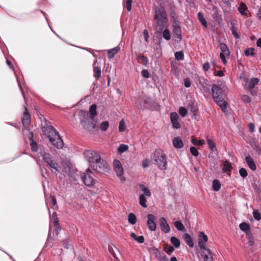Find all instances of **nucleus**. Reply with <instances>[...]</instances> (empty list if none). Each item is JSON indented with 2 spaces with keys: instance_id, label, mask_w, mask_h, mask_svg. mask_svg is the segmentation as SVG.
I'll return each mask as SVG.
<instances>
[{
  "instance_id": "nucleus-1",
  "label": "nucleus",
  "mask_w": 261,
  "mask_h": 261,
  "mask_svg": "<svg viewBox=\"0 0 261 261\" xmlns=\"http://www.w3.org/2000/svg\"><path fill=\"white\" fill-rule=\"evenodd\" d=\"M41 127L42 132L47 136L54 146L58 148H62L63 147V141L59 133L45 118L44 121L41 123Z\"/></svg>"
},
{
  "instance_id": "nucleus-2",
  "label": "nucleus",
  "mask_w": 261,
  "mask_h": 261,
  "mask_svg": "<svg viewBox=\"0 0 261 261\" xmlns=\"http://www.w3.org/2000/svg\"><path fill=\"white\" fill-rule=\"evenodd\" d=\"M154 19L156 21L159 30L158 32L161 33L164 27H166L167 23V13L165 8L162 5L154 7Z\"/></svg>"
},
{
  "instance_id": "nucleus-3",
  "label": "nucleus",
  "mask_w": 261,
  "mask_h": 261,
  "mask_svg": "<svg viewBox=\"0 0 261 261\" xmlns=\"http://www.w3.org/2000/svg\"><path fill=\"white\" fill-rule=\"evenodd\" d=\"M78 116L84 128L90 132H93L96 126V122L92 117L89 116L88 112L80 110L78 112Z\"/></svg>"
},
{
  "instance_id": "nucleus-4",
  "label": "nucleus",
  "mask_w": 261,
  "mask_h": 261,
  "mask_svg": "<svg viewBox=\"0 0 261 261\" xmlns=\"http://www.w3.org/2000/svg\"><path fill=\"white\" fill-rule=\"evenodd\" d=\"M41 153L43 159L46 164V166L50 169L53 173L57 175L58 172L60 171V170L58 164L54 160L53 156L49 153L44 151Z\"/></svg>"
},
{
  "instance_id": "nucleus-5",
  "label": "nucleus",
  "mask_w": 261,
  "mask_h": 261,
  "mask_svg": "<svg viewBox=\"0 0 261 261\" xmlns=\"http://www.w3.org/2000/svg\"><path fill=\"white\" fill-rule=\"evenodd\" d=\"M153 159L160 169L164 170L167 169V157L163 150H155L154 152Z\"/></svg>"
},
{
  "instance_id": "nucleus-6",
  "label": "nucleus",
  "mask_w": 261,
  "mask_h": 261,
  "mask_svg": "<svg viewBox=\"0 0 261 261\" xmlns=\"http://www.w3.org/2000/svg\"><path fill=\"white\" fill-rule=\"evenodd\" d=\"M108 163L102 158H100L95 163L91 164V168L94 171L98 173H103L107 171Z\"/></svg>"
},
{
  "instance_id": "nucleus-7",
  "label": "nucleus",
  "mask_w": 261,
  "mask_h": 261,
  "mask_svg": "<svg viewBox=\"0 0 261 261\" xmlns=\"http://www.w3.org/2000/svg\"><path fill=\"white\" fill-rule=\"evenodd\" d=\"M84 155L88 162L90 164V167L93 163H95L101 158L99 154L96 151L87 150L84 152Z\"/></svg>"
},
{
  "instance_id": "nucleus-8",
  "label": "nucleus",
  "mask_w": 261,
  "mask_h": 261,
  "mask_svg": "<svg viewBox=\"0 0 261 261\" xmlns=\"http://www.w3.org/2000/svg\"><path fill=\"white\" fill-rule=\"evenodd\" d=\"M208 240V238L206 234L203 232H200L198 235V245L200 249L202 250H204L208 253L211 254V250L206 248L205 243Z\"/></svg>"
},
{
  "instance_id": "nucleus-9",
  "label": "nucleus",
  "mask_w": 261,
  "mask_h": 261,
  "mask_svg": "<svg viewBox=\"0 0 261 261\" xmlns=\"http://www.w3.org/2000/svg\"><path fill=\"white\" fill-rule=\"evenodd\" d=\"M151 99L149 97H138L135 102L136 107L139 109H145L150 103Z\"/></svg>"
},
{
  "instance_id": "nucleus-10",
  "label": "nucleus",
  "mask_w": 261,
  "mask_h": 261,
  "mask_svg": "<svg viewBox=\"0 0 261 261\" xmlns=\"http://www.w3.org/2000/svg\"><path fill=\"white\" fill-rule=\"evenodd\" d=\"M173 33L175 38L178 39L180 41L182 39L181 28L176 18L173 19L172 23Z\"/></svg>"
},
{
  "instance_id": "nucleus-11",
  "label": "nucleus",
  "mask_w": 261,
  "mask_h": 261,
  "mask_svg": "<svg viewBox=\"0 0 261 261\" xmlns=\"http://www.w3.org/2000/svg\"><path fill=\"white\" fill-rule=\"evenodd\" d=\"M55 231L53 232V236L51 237L49 233L48 236L47 240L46 242V245L50 247H52L55 241H58L57 236L61 230V227L60 226H56Z\"/></svg>"
},
{
  "instance_id": "nucleus-12",
  "label": "nucleus",
  "mask_w": 261,
  "mask_h": 261,
  "mask_svg": "<svg viewBox=\"0 0 261 261\" xmlns=\"http://www.w3.org/2000/svg\"><path fill=\"white\" fill-rule=\"evenodd\" d=\"M86 173H84L82 176L83 182L87 186H91L94 185V180L93 178L89 175V173H92L90 169L88 168L86 170Z\"/></svg>"
},
{
  "instance_id": "nucleus-13",
  "label": "nucleus",
  "mask_w": 261,
  "mask_h": 261,
  "mask_svg": "<svg viewBox=\"0 0 261 261\" xmlns=\"http://www.w3.org/2000/svg\"><path fill=\"white\" fill-rule=\"evenodd\" d=\"M252 7L253 9H257L256 17L261 21V0H251Z\"/></svg>"
},
{
  "instance_id": "nucleus-14",
  "label": "nucleus",
  "mask_w": 261,
  "mask_h": 261,
  "mask_svg": "<svg viewBox=\"0 0 261 261\" xmlns=\"http://www.w3.org/2000/svg\"><path fill=\"white\" fill-rule=\"evenodd\" d=\"M212 91L213 99H218L219 97H222V90L218 85L214 84L212 86Z\"/></svg>"
},
{
  "instance_id": "nucleus-15",
  "label": "nucleus",
  "mask_w": 261,
  "mask_h": 261,
  "mask_svg": "<svg viewBox=\"0 0 261 261\" xmlns=\"http://www.w3.org/2000/svg\"><path fill=\"white\" fill-rule=\"evenodd\" d=\"M22 122L24 127L29 126L31 123V116L26 106L24 107V111L22 118Z\"/></svg>"
},
{
  "instance_id": "nucleus-16",
  "label": "nucleus",
  "mask_w": 261,
  "mask_h": 261,
  "mask_svg": "<svg viewBox=\"0 0 261 261\" xmlns=\"http://www.w3.org/2000/svg\"><path fill=\"white\" fill-rule=\"evenodd\" d=\"M147 223L148 228L151 231H154L156 228V225L154 222L155 219V216L152 214H148L147 215Z\"/></svg>"
},
{
  "instance_id": "nucleus-17",
  "label": "nucleus",
  "mask_w": 261,
  "mask_h": 261,
  "mask_svg": "<svg viewBox=\"0 0 261 261\" xmlns=\"http://www.w3.org/2000/svg\"><path fill=\"white\" fill-rule=\"evenodd\" d=\"M114 169L118 176H121L123 174V169L119 160H115L113 162Z\"/></svg>"
},
{
  "instance_id": "nucleus-18",
  "label": "nucleus",
  "mask_w": 261,
  "mask_h": 261,
  "mask_svg": "<svg viewBox=\"0 0 261 261\" xmlns=\"http://www.w3.org/2000/svg\"><path fill=\"white\" fill-rule=\"evenodd\" d=\"M160 226L161 230L165 233H168L170 231V228L169 225L164 217H161L160 219Z\"/></svg>"
},
{
  "instance_id": "nucleus-19",
  "label": "nucleus",
  "mask_w": 261,
  "mask_h": 261,
  "mask_svg": "<svg viewBox=\"0 0 261 261\" xmlns=\"http://www.w3.org/2000/svg\"><path fill=\"white\" fill-rule=\"evenodd\" d=\"M74 169L73 168H71L70 165L66 164L64 165L63 169L62 172L64 175H68L69 176H72L74 173Z\"/></svg>"
},
{
  "instance_id": "nucleus-20",
  "label": "nucleus",
  "mask_w": 261,
  "mask_h": 261,
  "mask_svg": "<svg viewBox=\"0 0 261 261\" xmlns=\"http://www.w3.org/2000/svg\"><path fill=\"white\" fill-rule=\"evenodd\" d=\"M93 72L94 73V76L97 79H99L101 77V69L98 67L97 60H95L93 63Z\"/></svg>"
},
{
  "instance_id": "nucleus-21",
  "label": "nucleus",
  "mask_w": 261,
  "mask_h": 261,
  "mask_svg": "<svg viewBox=\"0 0 261 261\" xmlns=\"http://www.w3.org/2000/svg\"><path fill=\"white\" fill-rule=\"evenodd\" d=\"M214 101L216 102V103L221 108L222 111L224 112H225L226 110V102L224 100V99L221 97H219L218 99H214Z\"/></svg>"
},
{
  "instance_id": "nucleus-22",
  "label": "nucleus",
  "mask_w": 261,
  "mask_h": 261,
  "mask_svg": "<svg viewBox=\"0 0 261 261\" xmlns=\"http://www.w3.org/2000/svg\"><path fill=\"white\" fill-rule=\"evenodd\" d=\"M245 161L248 167L252 170L254 171L256 170V165L254 162L253 159L250 155L245 157Z\"/></svg>"
},
{
  "instance_id": "nucleus-23",
  "label": "nucleus",
  "mask_w": 261,
  "mask_h": 261,
  "mask_svg": "<svg viewBox=\"0 0 261 261\" xmlns=\"http://www.w3.org/2000/svg\"><path fill=\"white\" fill-rule=\"evenodd\" d=\"M173 145L175 148L179 149L183 147L184 144L179 137H175L173 140Z\"/></svg>"
},
{
  "instance_id": "nucleus-24",
  "label": "nucleus",
  "mask_w": 261,
  "mask_h": 261,
  "mask_svg": "<svg viewBox=\"0 0 261 261\" xmlns=\"http://www.w3.org/2000/svg\"><path fill=\"white\" fill-rule=\"evenodd\" d=\"M184 239L186 244L191 248H193L194 244L192 240L191 236L187 233H186L183 236Z\"/></svg>"
},
{
  "instance_id": "nucleus-25",
  "label": "nucleus",
  "mask_w": 261,
  "mask_h": 261,
  "mask_svg": "<svg viewBox=\"0 0 261 261\" xmlns=\"http://www.w3.org/2000/svg\"><path fill=\"white\" fill-rule=\"evenodd\" d=\"M238 10L242 15H246L247 13L246 12L247 11L248 8L245 3L241 2L238 7Z\"/></svg>"
},
{
  "instance_id": "nucleus-26",
  "label": "nucleus",
  "mask_w": 261,
  "mask_h": 261,
  "mask_svg": "<svg viewBox=\"0 0 261 261\" xmlns=\"http://www.w3.org/2000/svg\"><path fill=\"white\" fill-rule=\"evenodd\" d=\"M33 134L32 132L30 133V139L31 141V149L33 151H36L38 150V146L37 143L33 140Z\"/></svg>"
},
{
  "instance_id": "nucleus-27",
  "label": "nucleus",
  "mask_w": 261,
  "mask_h": 261,
  "mask_svg": "<svg viewBox=\"0 0 261 261\" xmlns=\"http://www.w3.org/2000/svg\"><path fill=\"white\" fill-rule=\"evenodd\" d=\"M231 164L228 161H224L223 163V167L222 168V171L224 173L228 171H230L232 169Z\"/></svg>"
},
{
  "instance_id": "nucleus-28",
  "label": "nucleus",
  "mask_w": 261,
  "mask_h": 261,
  "mask_svg": "<svg viewBox=\"0 0 261 261\" xmlns=\"http://www.w3.org/2000/svg\"><path fill=\"white\" fill-rule=\"evenodd\" d=\"M120 48L119 47H114L108 50V56L109 58H113L115 55L118 52Z\"/></svg>"
},
{
  "instance_id": "nucleus-29",
  "label": "nucleus",
  "mask_w": 261,
  "mask_h": 261,
  "mask_svg": "<svg viewBox=\"0 0 261 261\" xmlns=\"http://www.w3.org/2000/svg\"><path fill=\"white\" fill-rule=\"evenodd\" d=\"M197 17L200 22L203 25L205 28H207V24L203 15L201 12H199L197 14Z\"/></svg>"
},
{
  "instance_id": "nucleus-30",
  "label": "nucleus",
  "mask_w": 261,
  "mask_h": 261,
  "mask_svg": "<svg viewBox=\"0 0 261 261\" xmlns=\"http://www.w3.org/2000/svg\"><path fill=\"white\" fill-rule=\"evenodd\" d=\"M130 236L139 243H143L144 242V238L142 236L138 237L134 232H132Z\"/></svg>"
},
{
  "instance_id": "nucleus-31",
  "label": "nucleus",
  "mask_w": 261,
  "mask_h": 261,
  "mask_svg": "<svg viewBox=\"0 0 261 261\" xmlns=\"http://www.w3.org/2000/svg\"><path fill=\"white\" fill-rule=\"evenodd\" d=\"M220 48L221 50V53L225 54L226 56L229 55V51L226 45L224 43H220Z\"/></svg>"
},
{
  "instance_id": "nucleus-32",
  "label": "nucleus",
  "mask_w": 261,
  "mask_h": 261,
  "mask_svg": "<svg viewBox=\"0 0 261 261\" xmlns=\"http://www.w3.org/2000/svg\"><path fill=\"white\" fill-rule=\"evenodd\" d=\"M165 29L163 32V38L169 41L171 39V34L170 31L167 28V25H166V27H165Z\"/></svg>"
},
{
  "instance_id": "nucleus-33",
  "label": "nucleus",
  "mask_w": 261,
  "mask_h": 261,
  "mask_svg": "<svg viewBox=\"0 0 261 261\" xmlns=\"http://www.w3.org/2000/svg\"><path fill=\"white\" fill-rule=\"evenodd\" d=\"M139 187L141 189V190L143 192V195L144 196H146L147 197H150L151 196L150 191L144 185L140 184Z\"/></svg>"
},
{
  "instance_id": "nucleus-34",
  "label": "nucleus",
  "mask_w": 261,
  "mask_h": 261,
  "mask_svg": "<svg viewBox=\"0 0 261 261\" xmlns=\"http://www.w3.org/2000/svg\"><path fill=\"white\" fill-rule=\"evenodd\" d=\"M206 141L208 145L209 148L212 152L217 150L215 143L213 140H212L210 139H207Z\"/></svg>"
},
{
  "instance_id": "nucleus-35",
  "label": "nucleus",
  "mask_w": 261,
  "mask_h": 261,
  "mask_svg": "<svg viewBox=\"0 0 261 261\" xmlns=\"http://www.w3.org/2000/svg\"><path fill=\"white\" fill-rule=\"evenodd\" d=\"M213 189L215 191H218L221 188V184L218 179H214L213 181Z\"/></svg>"
},
{
  "instance_id": "nucleus-36",
  "label": "nucleus",
  "mask_w": 261,
  "mask_h": 261,
  "mask_svg": "<svg viewBox=\"0 0 261 261\" xmlns=\"http://www.w3.org/2000/svg\"><path fill=\"white\" fill-rule=\"evenodd\" d=\"M128 221L131 224H135L137 222V218L135 215L133 213L129 214L128 216Z\"/></svg>"
},
{
  "instance_id": "nucleus-37",
  "label": "nucleus",
  "mask_w": 261,
  "mask_h": 261,
  "mask_svg": "<svg viewBox=\"0 0 261 261\" xmlns=\"http://www.w3.org/2000/svg\"><path fill=\"white\" fill-rule=\"evenodd\" d=\"M259 80L257 78L251 79L248 84V87L249 89H252L254 86L258 84Z\"/></svg>"
},
{
  "instance_id": "nucleus-38",
  "label": "nucleus",
  "mask_w": 261,
  "mask_h": 261,
  "mask_svg": "<svg viewBox=\"0 0 261 261\" xmlns=\"http://www.w3.org/2000/svg\"><path fill=\"white\" fill-rule=\"evenodd\" d=\"M89 112L91 115V117H93L97 115L96 106L95 104L91 105L89 109Z\"/></svg>"
},
{
  "instance_id": "nucleus-39",
  "label": "nucleus",
  "mask_w": 261,
  "mask_h": 261,
  "mask_svg": "<svg viewBox=\"0 0 261 261\" xmlns=\"http://www.w3.org/2000/svg\"><path fill=\"white\" fill-rule=\"evenodd\" d=\"M171 243L176 248H178L180 246V241L179 240L175 237H172L170 239Z\"/></svg>"
},
{
  "instance_id": "nucleus-40",
  "label": "nucleus",
  "mask_w": 261,
  "mask_h": 261,
  "mask_svg": "<svg viewBox=\"0 0 261 261\" xmlns=\"http://www.w3.org/2000/svg\"><path fill=\"white\" fill-rule=\"evenodd\" d=\"M146 199L144 195L141 194L139 197V203L143 207H146L147 206L146 203Z\"/></svg>"
},
{
  "instance_id": "nucleus-41",
  "label": "nucleus",
  "mask_w": 261,
  "mask_h": 261,
  "mask_svg": "<svg viewBox=\"0 0 261 261\" xmlns=\"http://www.w3.org/2000/svg\"><path fill=\"white\" fill-rule=\"evenodd\" d=\"M202 253L204 254V261H213V255L214 254L211 252V253H204V250L202 251Z\"/></svg>"
},
{
  "instance_id": "nucleus-42",
  "label": "nucleus",
  "mask_w": 261,
  "mask_h": 261,
  "mask_svg": "<svg viewBox=\"0 0 261 261\" xmlns=\"http://www.w3.org/2000/svg\"><path fill=\"white\" fill-rule=\"evenodd\" d=\"M174 225L175 227L178 229V230L183 231L185 230V226L182 224V223L181 222V221H175L174 222Z\"/></svg>"
},
{
  "instance_id": "nucleus-43",
  "label": "nucleus",
  "mask_w": 261,
  "mask_h": 261,
  "mask_svg": "<svg viewBox=\"0 0 261 261\" xmlns=\"http://www.w3.org/2000/svg\"><path fill=\"white\" fill-rule=\"evenodd\" d=\"M239 227L241 230L245 232H247L250 229L249 225L246 223H241Z\"/></svg>"
},
{
  "instance_id": "nucleus-44",
  "label": "nucleus",
  "mask_w": 261,
  "mask_h": 261,
  "mask_svg": "<svg viewBox=\"0 0 261 261\" xmlns=\"http://www.w3.org/2000/svg\"><path fill=\"white\" fill-rule=\"evenodd\" d=\"M132 0H124V6L125 7L128 11H130L132 10Z\"/></svg>"
},
{
  "instance_id": "nucleus-45",
  "label": "nucleus",
  "mask_w": 261,
  "mask_h": 261,
  "mask_svg": "<svg viewBox=\"0 0 261 261\" xmlns=\"http://www.w3.org/2000/svg\"><path fill=\"white\" fill-rule=\"evenodd\" d=\"M213 10L214 12L212 15V17L216 21H218L219 19V16L218 14V8L216 7H214Z\"/></svg>"
},
{
  "instance_id": "nucleus-46",
  "label": "nucleus",
  "mask_w": 261,
  "mask_h": 261,
  "mask_svg": "<svg viewBox=\"0 0 261 261\" xmlns=\"http://www.w3.org/2000/svg\"><path fill=\"white\" fill-rule=\"evenodd\" d=\"M231 31L235 38L238 39L240 38V36L237 33V29L232 23H231Z\"/></svg>"
},
{
  "instance_id": "nucleus-47",
  "label": "nucleus",
  "mask_w": 261,
  "mask_h": 261,
  "mask_svg": "<svg viewBox=\"0 0 261 261\" xmlns=\"http://www.w3.org/2000/svg\"><path fill=\"white\" fill-rule=\"evenodd\" d=\"M184 57V55L182 51H177L175 53V58L177 60H182Z\"/></svg>"
},
{
  "instance_id": "nucleus-48",
  "label": "nucleus",
  "mask_w": 261,
  "mask_h": 261,
  "mask_svg": "<svg viewBox=\"0 0 261 261\" xmlns=\"http://www.w3.org/2000/svg\"><path fill=\"white\" fill-rule=\"evenodd\" d=\"M109 125L108 121L102 122L100 125V128L102 131H106L108 129Z\"/></svg>"
},
{
  "instance_id": "nucleus-49",
  "label": "nucleus",
  "mask_w": 261,
  "mask_h": 261,
  "mask_svg": "<svg viewBox=\"0 0 261 261\" xmlns=\"http://www.w3.org/2000/svg\"><path fill=\"white\" fill-rule=\"evenodd\" d=\"M128 149V146L127 145L121 144L118 148V151L123 153Z\"/></svg>"
},
{
  "instance_id": "nucleus-50",
  "label": "nucleus",
  "mask_w": 261,
  "mask_h": 261,
  "mask_svg": "<svg viewBox=\"0 0 261 261\" xmlns=\"http://www.w3.org/2000/svg\"><path fill=\"white\" fill-rule=\"evenodd\" d=\"M254 49L253 48H249L246 49L244 54L246 56H253L255 54L254 53Z\"/></svg>"
},
{
  "instance_id": "nucleus-51",
  "label": "nucleus",
  "mask_w": 261,
  "mask_h": 261,
  "mask_svg": "<svg viewBox=\"0 0 261 261\" xmlns=\"http://www.w3.org/2000/svg\"><path fill=\"white\" fill-rule=\"evenodd\" d=\"M156 257L160 261H167L166 256L163 253L159 252L156 254Z\"/></svg>"
},
{
  "instance_id": "nucleus-52",
  "label": "nucleus",
  "mask_w": 261,
  "mask_h": 261,
  "mask_svg": "<svg viewBox=\"0 0 261 261\" xmlns=\"http://www.w3.org/2000/svg\"><path fill=\"white\" fill-rule=\"evenodd\" d=\"M239 173L240 174V176L243 178H245L248 175V173L246 170L244 168H241L239 170Z\"/></svg>"
},
{
  "instance_id": "nucleus-53",
  "label": "nucleus",
  "mask_w": 261,
  "mask_h": 261,
  "mask_svg": "<svg viewBox=\"0 0 261 261\" xmlns=\"http://www.w3.org/2000/svg\"><path fill=\"white\" fill-rule=\"evenodd\" d=\"M190 152L191 153V154L195 156H197L199 154V152H198V151L197 150V149L194 146H191L190 147Z\"/></svg>"
},
{
  "instance_id": "nucleus-54",
  "label": "nucleus",
  "mask_w": 261,
  "mask_h": 261,
  "mask_svg": "<svg viewBox=\"0 0 261 261\" xmlns=\"http://www.w3.org/2000/svg\"><path fill=\"white\" fill-rule=\"evenodd\" d=\"M179 113L182 117H185L187 114V111L184 107H180Z\"/></svg>"
},
{
  "instance_id": "nucleus-55",
  "label": "nucleus",
  "mask_w": 261,
  "mask_h": 261,
  "mask_svg": "<svg viewBox=\"0 0 261 261\" xmlns=\"http://www.w3.org/2000/svg\"><path fill=\"white\" fill-rule=\"evenodd\" d=\"M241 99L245 102L249 103L251 101V98L247 95H243Z\"/></svg>"
},
{
  "instance_id": "nucleus-56",
  "label": "nucleus",
  "mask_w": 261,
  "mask_h": 261,
  "mask_svg": "<svg viewBox=\"0 0 261 261\" xmlns=\"http://www.w3.org/2000/svg\"><path fill=\"white\" fill-rule=\"evenodd\" d=\"M125 122L123 120H122L119 122V132L124 131L125 129Z\"/></svg>"
},
{
  "instance_id": "nucleus-57",
  "label": "nucleus",
  "mask_w": 261,
  "mask_h": 261,
  "mask_svg": "<svg viewBox=\"0 0 261 261\" xmlns=\"http://www.w3.org/2000/svg\"><path fill=\"white\" fill-rule=\"evenodd\" d=\"M178 118H179L178 115H177V114L176 112H173V113H171V114H170L171 121L178 120Z\"/></svg>"
},
{
  "instance_id": "nucleus-58",
  "label": "nucleus",
  "mask_w": 261,
  "mask_h": 261,
  "mask_svg": "<svg viewBox=\"0 0 261 261\" xmlns=\"http://www.w3.org/2000/svg\"><path fill=\"white\" fill-rule=\"evenodd\" d=\"M253 215L255 220L259 221L261 219V215L257 211H254L253 213Z\"/></svg>"
},
{
  "instance_id": "nucleus-59",
  "label": "nucleus",
  "mask_w": 261,
  "mask_h": 261,
  "mask_svg": "<svg viewBox=\"0 0 261 261\" xmlns=\"http://www.w3.org/2000/svg\"><path fill=\"white\" fill-rule=\"evenodd\" d=\"M140 59L142 61V64L147 66L148 63V59L144 56H140Z\"/></svg>"
},
{
  "instance_id": "nucleus-60",
  "label": "nucleus",
  "mask_w": 261,
  "mask_h": 261,
  "mask_svg": "<svg viewBox=\"0 0 261 261\" xmlns=\"http://www.w3.org/2000/svg\"><path fill=\"white\" fill-rule=\"evenodd\" d=\"M143 35L144 36V38H145V41L146 43H148L149 42V34H148V31L145 29L143 31Z\"/></svg>"
},
{
  "instance_id": "nucleus-61",
  "label": "nucleus",
  "mask_w": 261,
  "mask_h": 261,
  "mask_svg": "<svg viewBox=\"0 0 261 261\" xmlns=\"http://www.w3.org/2000/svg\"><path fill=\"white\" fill-rule=\"evenodd\" d=\"M174 250V247L172 246H167L166 247V251L168 254H170Z\"/></svg>"
},
{
  "instance_id": "nucleus-62",
  "label": "nucleus",
  "mask_w": 261,
  "mask_h": 261,
  "mask_svg": "<svg viewBox=\"0 0 261 261\" xmlns=\"http://www.w3.org/2000/svg\"><path fill=\"white\" fill-rule=\"evenodd\" d=\"M171 122L172 123V126L174 128H175L176 129L180 128V125L179 123L178 122V120L171 121Z\"/></svg>"
},
{
  "instance_id": "nucleus-63",
  "label": "nucleus",
  "mask_w": 261,
  "mask_h": 261,
  "mask_svg": "<svg viewBox=\"0 0 261 261\" xmlns=\"http://www.w3.org/2000/svg\"><path fill=\"white\" fill-rule=\"evenodd\" d=\"M141 74L145 78H148L149 77L148 71L146 69H143L141 72Z\"/></svg>"
},
{
  "instance_id": "nucleus-64",
  "label": "nucleus",
  "mask_w": 261,
  "mask_h": 261,
  "mask_svg": "<svg viewBox=\"0 0 261 261\" xmlns=\"http://www.w3.org/2000/svg\"><path fill=\"white\" fill-rule=\"evenodd\" d=\"M63 245L64 247L66 249L69 248V246H70V241L69 240H65L63 242Z\"/></svg>"
}]
</instances>
